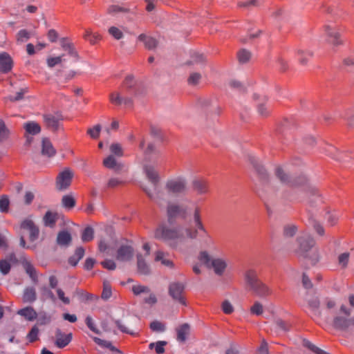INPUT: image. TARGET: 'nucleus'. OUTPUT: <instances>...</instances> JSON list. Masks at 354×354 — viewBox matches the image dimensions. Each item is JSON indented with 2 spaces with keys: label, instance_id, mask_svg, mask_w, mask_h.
Instances as JSON below:
<instances>
[{
  "label": "nucleus",
  "instance_id": "59",
  "mask_svg": "<svg viewBox=\"0 0 354 354\" xmlns=\"http://www.w3.org/2000/svg\"><path fill=\"white\" fill-rule=\"evenodd\" d=\"M39 328L37 326H34L28 333L27 337L30 342H34L38 339Z\"/></svg>",
  "mask_w": 354,
  "mask_h": 354
},
{
  "label": "nucleus",
  "instance_id": "57",
  "mask_svg": "<svg viewBox=\"0 0 354 354\" xmlns=\"http://www.w3.org/2000/svg\"><path fill=\"white\" fill-rule=\"evenodd\" d=\"M11 268L10 263L6 259H2L0 261V272L6 275L9 273Z\"/></svg>",
  "mask_w": 354,
  "mask_h": 354
},
{
  "label": "nucleus",
  "instance_id": "23",
  "mask_svg": "<svg viewBox=\"0 0 354 354\" xmlns=\"http://www.w3.org/2000/svg\"><path fill=\"white\" fill-rule=\"evenodd\" d=\"M12 60L7 53H0V71L4 73L9 72L12 68Z\"/></svg>",
  "mask_w": 354,
  "mask_h": 354
},
{
  "label": "nucleus",
  "instance_id": "14",
  "mask_svg": "<svg viewBox=\"0 0 354 354\" xmlns=\"http://www.w3.org/2000/svg\"><path fill=\"white\" fill-rule=\"evenodd\" d=\"M134 255L133 248L129 244L121 245L116 252V259L120 261H129Z\"/></svg>",
  "mask_w": 354,
  "mask_h": 354
},
{
  "label": "nucleus",
  "instance_id": "29",
  "mask_svg": "<svg viewBox=\"0 0 354 354\" xmlns=\"http://www.w3.org/2000/svg\"><path fill=\"white\" fill-rule=\"evenodd\" d=\"M306 301L308 303V307L315 313V315H319L320 312L319 311L320 302L319 298L317 296H307Z\"/></svg>",
  "mask_w": 354,
  "mask_h": 354
},
{
  "label": "nucleus",
  "instance_id": "25",
  "mask_svg": "<svg viewBox=\"0 0 354 354\" xmlns=\"http://www.w3.org/2000/svg\"><path fill=\"white\" fill-rule=\"evenodd\" d=\"M325 32L328 37V41L335 46H337L342 43L340 39V34L334 27L330 26H325Z\"/></svg>",
  "mask_w": 354,
  "mask_h": 354
},
{
  "label": "nucleus",
  "instance_id": "18",
  "mask_svg": "<svg viewBox=\"0 0 354 354\" xmlns=\"http://www.w3.org/2000/svg\"><path fill=\"white\" fill-rule=\"evenodd\" d=\"M61 120H62V116L59 113H48L44 115V121L45 124L48 129L53 131H56L58 129Z\"/></svg>",
  "mask_w": 354,
  "mask_h": 354
},
{
  "label": "nucleus",
  "instance_id": "5",
  "mask_svg": "<svg viewBox=\"0 0 354 354\" xmlns=\"http://www.w3.org/2000/svg\"><path fill=\"white\" fill-rule=\"evenodd\" d=\"M200 262L206 268H212L214 273L218 276L223 275L227 268V263L223 259H213L207 251H201L198 257Z\"/></svg>",
  "mask_w": 354,
  "mask_h": 354
},
{
  "label": "nucleus",
  "instance_id": "54",
  "mask_svg": "<svg viewBox=\"0 0 354 354\" xmlns=\"http://www.w3.org/2000/svg\"><path fill=\"white\" fill-rule=\"evenodd\" d=\"M150 328L154 332L160 333L165 330V326L162 322L156 320L150 324Z\"/></svg>",
  "mask_w": 354,
  "mask_h": 354
},
{
  "label": "nucleus",
  "instance_id": "37",
  "mask_svg": "<svg viewBox=\"0 0 354 354\" xmlns=\"http://www.w3.org/2000/svg\"><path fill=\"white\" fill-rule=\"evenodd\" d=\"M84 38L88 41L91 44H96L102 39V36L98 32H93L91 30H86Z\"/></svg>",
  "mask_w": 354,
  "mask_h": 354
},
{
  "label": "nucleus",
  "instance_id": "47",
  "mask_svg": "<svg viewBox=\"0 0 354 354\" xmlns=\"http://www.w3.org/2000/svg\"><path fill=\"white\" fill-rule=\"evenodd\" d=\"M307 190H303L307 198L312 201V198L319 196V192L317 189L310 183V185L307 187Z\"/></svg>",
  "mask_w": 354,
  "mask_h": 354
},
{
  "label": "nucleus",
  "instance_id": "34",
  "mask_svg": "<svg viewBox=\"0 0 354 354\" xmlns=\"http://www.w3.org/2000/svg\"><path fill=\"white\" fill-rule=\"evenodd\" d=\"M93 341L99 346L109 348L113 353L122 354V352L117 348H115L114 346H113L111 342L109 341L104 340L97 337H93Z\"/></svg>",
  "mask_w": 354,
  "mask_h": 354
},
{
  "label": "nucleus",
  "instance_id": "61",
  "mask_svg": "<svg viewBox=\"0 0 354 354\" xmlns=\"http://www.w3.org/2000/svg\"><path fill=\"white\" fill-rule=\"evenodd\" d=\"M111 296V286L106 281L104 282V288L102 293V298L104 300L109 299Z\"/></svg>",
  "mask_w": 354,
  "mask_h": 354
},
{
  "label": "nucleus",
  "instance_id": "39",
  "mask_svg": "<svg viewBox=\"0 0 354 354\" xmlns=\"http://www.w3.org/2000/svg\"><path fill=\"white\" fill-rule=\"evenodd\" d=\"M37 299L36 292L34 288L29 287L25 289L23 300L24 302H30L32 303L35 301Z\"/></svg>",
  "mask_w": 354,
  "mask_h": 354
},
{
  "label": "nucleus",
  "instance_id": "20",
  "mask_svg": "<svg viewBox=\"0 0 354 354\" xmlns=\"http://www.w3.org/2000/svg\"><path fill=\"white\" fill-rule=\"evenodd\" d=\"M296 56L299 63L301 65L306 66L313 57V53L309 49L301 47L297 50Z\"/></svg>",
  "mask_w": 354,
  "mask_h": 354
},
{
  "label": "nucleus",
  "instance_id": "51",
  "mask_svg": "<svg viewBox=\"0 0 354 354\" xmlns=\"http://www.w3.org/2000/svg\"><path fill=\"white\" fill-rule=\"evenodd\" d=\"M9 130L6 127L5 122L0 120V141L6 140L9 136Z\"/></svg>",
  "mask_w": 354,
  "mask_h": 354
},
{
  "label": "nucleus",
  "instance_id": "43",
  "mask_svg": "<svg viewBox=\"0 0 354 354\" xmlns=\"http://www.w3.org/2000/svg\"><path fill=\"white\" fill-rule=\"evenodd\" d=\"M55 153L52 143L48 139H43L42 140V154L43 155H53Z\"/></svg>",
  "mask_w": 354,
  "mask_h": 354
},
{
  "label": "nucleus",
  "instance_id": "42",
  "mask_svg": "<svg viewBox=\"0 0 354 354\" xmlns=\"http://www.w3.org/2000/svg\"><path fill=\"white\" fill-rule=\"evenodd\" d=\"M308 179L307 176L304 175H299L292 179V182L289 186L290 187H301L308 185Z\"/></svg>",
  "mask_w": 354,
  "mask_h": 354
},
{
  "label": "nucleus",
  "instance_id": "32",
  "mask_svg": "<svg viewBox=\"0 0 354 354\" xmlns=\"http://www.w3.org/2000/svg\"><path fill=\"white\" fill-rule=\"evenodd\" d=\"M138 39L144 42L145 48L149 50L153 49L157 46V41L154 38L145 34H140L138 36Z\"/></svg>",
  "mask_w": 354,
  "mask_h": 354
},
{
  "label": "nucleus",
  "instance_id": "8",
  "mask_svg": "<svg viewBox=\"0 0 354 354\" xmlns=\"http://www.w3.org/2000/svg\"><path fill=\"white\" fill-rule=\"evenodd\" d=\"M297 242L299 245L297 252L302 257H307L308 252L315 244L314 238L308 234L297 237Z\"/></svg>",
  "mask_w": 354,
  "mask_h": 354
},
{
  "label": "nucleus",
  "instance_id": "9",
  "mask_svg": "<svg viewBox=\"0 0 354 354\" xmlns=\"http://www.w3.org/2000/svg\"><path fill=\"white\" fill-rule=\"evenodd\" d=\"M187 215V207L175 203L169 202L167 207V220L173 223L178 216L185 218Z\"/></svg>",
  "mask_w": 354,
  "mask_h": 354
},
{
  "label": "nucleus",
  "instance_id": "7",
  "mask_svg": "<svg viewBox=\"0 0 354 354\" xmlns=\"http://www.w3.org/2000/svg\"><path fill=\"white\" fill-rule=\"evenodd\" d=\"M248 162L256 173L259 181L263 185L268 184L270 180V176L262 162L256 156H250Z\"/></svg>",
  "mask_w": 354,
  "mask_h": 354
},
{
  "label": "nucleus",
  "instance_id": "4",
  "mask_svg": "<svg viewBox=\"0 0 354 354\" xmlns=\"http://www.w3.org/2000/svg\"><path fill=\"white\" fill-rule=\"evenodd\" d=\"M351 310L345 305H342L333 317V326L335 328L345 330L354 326V316L349 317Z\"/></svg>",
  "mask_w": 354,
  "mask_h": 354
},
{
  "label": "nucleus",
  "instance_id": "36",
  "mask_svg": "<svg viewBox=\"0 0 354 354\" xmlns=\"http://www.w3.org/2000/svg\"><path fill=\"white\" fill-rule=\"evenodd\" d=\"M26 131L31 135L38 134L41 131V127L35 122H28L24 124Z\"/></svg>",
  "mask_w": 354,
  "mask_h": 354
},
{
  "label": "nucleus",
  "instance_id": "26",
  "mask_svg": "<svg viewBox=\"0 0 354 354\" xmlns=\"http://www.w3.org/2000/svg\"><path fill=\"white\" fill-rule=\"evenodd\" d=\"M71 241L72 237L68 231L62 230L57 234L56 242L60 247L67 248L71 245Z\"/></svg>",
  "mask_w": 354,
  "mask_h": 354
},
{
  "label": "nucleus",
  "instance_id": "22",
  "mask_svg": "<svg viewBox=\"0 0 354 354\" xmlns=\"http://www.w3.org/2000/svg\"><path fill=\"white\" fill-rule=\"evenodd\" d=\"M137 272L141 275H149L151 274L150 266L146 262L141 254H137Z\"/></svg>",
  "mask_w": 354,
  "mask_h": 354
},
{
  "label": "nucleus",
  "instance_id": "40",
  "mask_svg": "<svg viewBox=\"0 0 354 354\" xmlns=\"http://www.w3.org/2000/svg\"><path fill=\"white\" fill-rule=\"evenodd\" d=\"M75 199L71 194L64 195L62 198V205L67 209H73L75 206Z\"/></svg>",
  "mask_w": 354,
  "mask_h": 354
},
{
  "label": "nucleus",
  "instance_id": "35",
  "mask_svg": "<svg viewBox=\"0 0 354 354\" xmlns=\"http://www.w3.org/2000/svg\"><path fill=\"white\" fill-rule=\"evenodd\" d=\"M84 255V249L82 247H78L73 256H71L68 259V263L73 266H75L78 263L80 259H82V257Z\"/></svg>",
  "mask_w": 354,
  "mask_h": 354
},
{
  "label": "nucleus",
  "instance_id": "10",
  "mask_svg": "<svg viewBox=\"0 0 354 354\" xmlns=\"http://www.w3.org/2000/svg\"><path fill=\"white\" fill-rule=\"evenodd\" d=\"M158 164L157 162H152L146 160L143 164L144 172L148 180L153 185L154 189L156 191L157 185L160 180L159 175L156 171Z\"/></svg>",
  "mask_w": 354,
  "mask_h": 354
},
{
  "label": "nucleus",
  "instance_id": "33",
  "mask_svg": "<svg viewBox=\"0 0 354 354\" xmlns=\"http://www.w3.org/2000/svg\"><path fill=\"white\" fill-rule=\"evenodd\" d=\"M22 265L26 272L29 275L32 281L35 283L37 282V274L34 266L26 260L23 261Z\"/></svg>",
  "mask_w": 354,
  "mask_h": 354
},
{
  "label": "nucleus",
  "instance_id": "6",
  "mask_svg": "<svg viewBox=\"0 0 354 354\" xmlns=\"http://www.w3.org/2000/svg\"><path fill=\"white\" fill-rule=\"evenodd\" d=\"M184 231L187 239L190 240L196 239L199 236L200 232L208 236V232L202 222L200 209L198 208H196L194 210L193 223L185 227Z\"/></svg>",
  "mask_w": 354,
  "mask_h": 354
},
{
  "label": "nucleus",
  "instance_id": "62",
  "mask_svg": "<svg viewBox=\"0 0 354 354\" xmlns=\"http://www.w3.org/2000/svg\"><path fill=\"white\" fill-rule=\"evenodd\" d=\"M250 311L252 314L260 315L263 313V306L259 301H255L253 306L250 308Z\"/></svg>",
  "mask_w": 354,
  "mask_h": 354
},
{
  "label": "nucleus",
  "instance_id": "16",
  "mask_svg": "<svg viewBox=\"0 0 354 354\" xmlns=\"http://www.w3.org/2000/svg\"><path fill=\"white\" fill-rule=\"evenodd\" d=\"M274 174L281 184L288 186L290 185L292 178L283 165H277L274 169Z\"/></svg>",
  "mask_w": 354,
  "mask_h": 354
},
{
  "label": "nucleus",
  "instance_id": "64",
  "mask_svg": "<svg viewBox=\"0 0 354 354\" xmlns=\"http://www.w3.org/2000/svg\"><path fill=\"white\" fill-rule=\"evenodd\" d=\"M201 79V75L198 73H193L188 78V83L190 85H196Z\"/></svg>",
  "mask_w": 354,
  "mask_h": 354
},
{
  "label": "nucleus",
  "instance_id": "31",
  "mask_svg": "<svg viewBox=\"0 0 354 354\" xmlns=\"http://www.w3.org/2000/svg\"><path fill=\"white\" fill-rule=\"evenodd\" d=\"M17 314L24 317L28 321H32L37 318V313L33 308L28 306L18 310Z\"/></svg>",
  "mask_w": 354,
  "mask_h": 354
},
{
  "label": "nucleus",
  "instance_id": "53",
  "mask_svg": "<svg viewBox=\"0 0 354 354\" xmlns=\"http://www.w3.org/2000/svg\"><path fill=\"white\" fill-rule=\"evenodd\" d=\"M257 111L260 115L263 117H266L270 113V108L266 106V104L264 102L259 103L257 105Z\"/></svg>",
  "mask_w": 354,
  "mask_h": 354
},
{
  "label": "nucleus",
  "instance_id": "63",
  "mask_svg": "<svg viewBox=\"0 0 354 354\" xmlns=\"http://www.w3.org/2000/svg\"><path fill=\"white\" fill-rule=\"evenodd\" d=\"M51 318L45 313H40L37 319V323L39 325H46L50 322Z\"/></svg>",
  "mask_w": 354,
  "mask_h": 354
},
{
  "label": "nucleus",
  "instance_id": "13",
  "mask_svg": "<svg viewBox=\"0 0 354 354\" xmlns=\"http://www.w3.org/2000/svg\"><path fill=\"white\" fill-rule=\"evenodd\" d=\"M187 183L185 179L178 178L167 182L165 188L169 193L179 194L186 190Z\"/></svg>",
  "mask_w": 354,
  "mask_h": 354
},
{
  "label": "nucleus",
  "instance_id": "11",
  "mask_svg": "<svg viewBox=\"0 0 354 354\" xmlns=\"http://www.w3.org/2000/svg\"><path fill=\"white\" fill-rule=\"evenodd\" d=\"M185 290V285L180 282H172L169 285L168 293L169 296L175 301H178L183 305H186L183 293Z\"/></svg>",
  "mask_w": 354,
  "mask_h": 354
},
{
  "label": "nucleus",
  "instance_id": "12",
  "mask_svg": "<svg viewBox=\"0 0 354 354\" xmlns=\"http://www.w3.org/2000/svg\"><path fill=\"white\" fill-rule=\"evenodd\" d=\"M73 177V172L68 168L65 169L56 178V188L59 191L66 190L70 187Z\"/></svg>",
  "mask_w": 354,
  "mask_h": 354
},
{
  "label": "nucleus",
  "instance_id": "27",
  "mask_svg": "<svg viewBox=\"0 0 354 354\" xmlns=\"http://www.w3.org/2000/svg\"><path fill=\"white\" fill-rule=\"evenodd\" d=\"M62 48L65 50L68 55L73 57L75 61L79 58L78 53L75 50L73 44L69 42L66 38H62L60 40Z\"/></svg>",
  "mask_w": 354,
  "mask_h": 354
},
{
  "label": "nucleus",
  "instance_id": "45",
  "mask_svg": "<svg viewBox=\"0 0 354 354\" xmlns=\"http://www.w3.org/2000/svg\"><path fill=\"white\" fill-rule=\"evenodd\" d=\"M297 231V227L292 224H288L283 227V234L286 238L294 236Z\"/></svg>",
  "mask_w": 354,
  "mask_h": 354
},
{
  "label": "nucleus",
  "instance_id": "41",
  "mask_svg": "<svg viewBox=\"0 0 354 354\" xmlns=\"http://www.w3.org/2000/svg\"><path fill=\"white\" fill-rule=\"evenodd\" d=\"M28 92V88L27 86L21 87L19 91L16 93L15 95H9L5 98L6 100L10 102H17L21 100L26 93Z\"/></svg>",
  "mask_w": 354,
  "mask_h": 354
},
{
  "label": "nucleus",
  "instance_id": "17",
  "mask_svg": "<svg viewBox=\"0 0 354 354\" xmlns=\"http://www.w3.org/2000/svg\"><path fill=\"white\" fill-rule=\"evenodd\" d=\"M72 338V333L65 334L59 328H57L55 330V345L59 348H63L71 342Z\"/></svg>",
  "mask_w": 354,
  "mask_h": 354
},
{
  "label": "nucleus",
  "instance_id": "44",
  "mask_svg": "<svg viewBox=\"0 0 354 354\" xmlns=\"http://www.w3.org/2000/svg\"><path fill=\"white\" fill-rule=\"evenodd\" d=\"M251 53L246 49H241L237 53V58L240 64L247 63L251 58Z\"/></svg>",
  "mask_w": 354,
  "mask_h": 354
},
{
  "label": "nucleus",
  "instance_id": "49",
  "mask_svg": "<svg viewBox=\"0 0 354 354\" xmlns=\"http://www.w3.org/2000/svg\"><path fill=\"white\" fill-rule=\"evenodd\" d=\"M101 129L100 124H96L93 127L88 129L87 133L91 138L97 139L100 136Z\"/></svg>",
  "mask_w": 354,
  "mask_h": 354
},
{
  "label": "nucleus",
  "instance_id": "15",
  "mask_svg": "<svg viewBox=\"0 0 354 354\" xmlns=\"http://www.w3.org/2000/svg\"><path fill=\"white\" fill-rule=\"evenodd\" d=\"M21 228L29 231V239L30 241L34 242L39 238V229L31 219L26 218L21 223Z\"/></svg>",
  "mask_w": 354,
  "mask_h": 354
},
{
  "label": "nucleus",
  "instance_id": "58",
  "mask_svg": "<svg viewBox=\"0 0 354 354\" xmlns=\"http://www.w3.org/2000/svg\"><path fill=\"white\" fill-rule=\"evenodd\" d=\"M64 55L60 56L50 57L47 59L48 66L50 68L54 67L55 65L60 64L62 61L64 60Z\"/></svg>",
  "mask_w": 354,
  "mask_h": 354
},
{
  "label": "nucleus",
  "instance_id": "48",
  "mask_svg": "<svg viewBox=\"0 0 354 354\" xmlns=\"http://www.w3.org/2000/svg\"><path fill=\"white\" fill-rule=\"evenodd\" d=\"M129 10L119 5H111L108 8L107 12L110 15H115L118 12H128Z\"/></svg>",
  "mask_w": 354,
  "mask_h": 354
},
{
  "label": "nucleus",
  "instance_id": "38",
  "mask_svg": "<svg viewBox=\"0 0 354 354\" xmlns=\"http://www.w3.org/2000/svg\"><path fill=\"white\" fill-rule=\"evenodd\" d=\"M276 135L279 140H289L292 138L291 131L287 127H280L276 130Z\"/></svg>",
  "mask_w": 354,
  "mask_h": 354
},
{
  "label": "nucleus",
  "instance_id": "46",
  "mask_svg": "<svg viewBox=\"0 0 354 354\" xmlns=\"http://www.w3.org/2000/svg\"><path fill=\"white\" fill-rule=\"evenodd\" d=\"M94 231L91 227H86L82 232V240L83 242H89L93 239Z\"/></svg>",
  "mask_w": 354,
  "mask_h": 354
},
{
  "label": "nucleus",
  "instance_id": "56",
  "mask_svg": "<svg viewBox=\"0 0 354 354\" xmlns=\"http://www.w3.org/2000/svg\"><path fill=\"white\" fill-rule=\"evenodd\" d=\"M132 292L135 295H140L141 293L150 292V289L145 286L136 285L132 287Z\"/></svg>",
  "mask_w": 354,
  "mask_h": 354
},
{
  "label": "nucleus",
  "instance_id": "50",
  "mask_svg": "<svg viewBox=\"0 0 354 354\" xmlns=\"http://www.w3.org/2000/svg\"><path fill=\"white\" fill-rule=\"evenodd\" d=\"M10 201L7 196L3 195L0 198V211L1 212H8L9 209Z\"/></svg>",
  "mask_w": 354,
  "mask_h": 354
},
{
  "label": "nucleus",
  "instance_id": "3",
  "mask_svg": "<svg viewBox=\"0 0 354 354\" xmlns=\"http://www.w3.org/2000/svg\"><path fill=\"white\" fill-rule=\"evenodd\" d=\"M136 81L133 75H128L123 82L120 91L113 92L109 95L110 102L116 106L124 104L126 106L133 105V100L129 96H126L127 93L130 92L135 86Z\"/></svg>",
  "mask_w": 354,
  "mask_h": 354
},
{
  "label": "nucleus",
  "instance_id": "2",
  "mask_svg": "<svg viewBox=\"0 0 354 354\" xmlns=\"http://www.w3.org/2000/svg\"><path fill=\"white\" fill-rule=\"evenodd\" d=\"M154 237L166 242L170 247L176 248L178 240L187 239L184 228L181 227H169L165 224H160L156 229Z\"/></svg>",
  "mask_w": 354,
  "mask_h": 354
},
{
  "label": "nucleus",
  "instance_id": "1",
  "mask_svg": "<svg viewBox=\"0 0 354 354\" xmlns=\"http://www.w3.org/2000/svg\"><path fill=\"white\" fill-rule=\"evenodd\" d=\"M243 279L245 288L257 297L264 298L272 292L270 288L259 278L257 271L254 268L244 271Z\"/></svg>",
  "mask_w": 354,
  "mask_h": 354
},
{
  "label": "nucleus",
  "instance_id": "24",
  "mask_svg": "<svg viewBox=\"0 0 354 354\" xmlns=\"http://www.w3.org/2000/svg\"><path fill=\"white\" fill-rule=\"evenodd\" d=\"M192 185L193 189L198 194H205L209 190L208 182L201 178L194 179Z\"/></svg>",
  "mask_w": 354,
  "mask_h": 354
},
{
  "label": "nucleus",
  "instance_id": "30",
  "mask_svg": "<svg viewBox=\"0 0 354 354\" xmlns=\"http://www.w3.org/2000/svg\"><path fill=\"white\" fill-rule=\"evenodd\" d=\"M57 219L58 214L56 212H52L50 211L46 212L43 218L44 225L50 227L55 226Z\"/></svg>",
  "mask_w": 354,
  "mask_h": 354
},
{
  "label": "nucleus",
  "instance_id": "55",
  "mask_svg": "<svg viewBox=\"0 0 354 354\" xmlns=\"http://www.w3.org/2000/svg\"><path fill=\"white\" fill-rule=\"evenodd\" d=\"M109 150L112 155H120L124 152L122 145L118 142L112 143Z\"/></svg>",
  "mask_w": 354,
  "mask_h": 354
},
{
  "label": "nucleus",
  "instance_id": "60",
  "mask_svg": "<svg viewBox=\"0 0 354 354\" xmlns=\"http://www.w3.org/2000/svg\"><path fill=\"white\" fill-rule=\"evenodd\" d=\"M30 38V33L26 30H21L17 35V41L23 43Z\"/></svg>",
  "mask_w": 354,
  "mask_h": 354
},
{
  "label": "nucleus",
  "instance_id": "21",
  "mask_svg": "<svg viewBox=\"0 0 354 354\" xmlns=\"http://www.w3.org/2000/svg\"><path fill=\"white\" fill-rule=\"evenodd\" d=\"M313 152L326 155H335L337 153H342V151L338 150L337 148L331 145L324 144L322 142H319Z\"/></svg>",
  "mask_w": 354,
  "mask_h": 354
},
{
  "label": "nucleus",
  "instance_id": "28",
  "mask_svg": "<svg viewBox=\"0 0 354 354\" xmlns=\"http://www.w3.org/2000/svg\"><path fill=\"white\" fill-rule=\"evenodd\" d=\"M190 326L187 324H183L176 328L177 340L180 342L186 341L187 335L189 334Z\"/></svg>",
  "mask_w": 354,
  "mask_h": 354
},
{
  "label": "nucleus",
  "instance_id": "52",
  "mask_svg": "<svg viewBox=\"0 0 354 354\" xmlns=\"http://www.w3.org/2000/svg\"><path fill=\"white\" fill-rule=\"evenodd\" d=\"M108 32L115 39H120L123 37L124 35L121 30L115 26H111L109 28Z\"/></svg>",
  "mask_w": 354,
  "mask_h": 354
},
{
  "label": "nucleus",
  "instance_id": "19",
  "mask_svg": "<svg viewBox=\"0 0 354 354\" xmlns=\"http://www.w3.org/2000/svg\"><path fill=\"white\" fill-rule=\"evenodd\" d=\"M104 166L109 169H112L115 172L122 171L124 165L121 162L118 161L115 156H106L102 162Z\"/></svg>",
  "mask_w": 354,
  "mask_h": 354
}]
</instances>
